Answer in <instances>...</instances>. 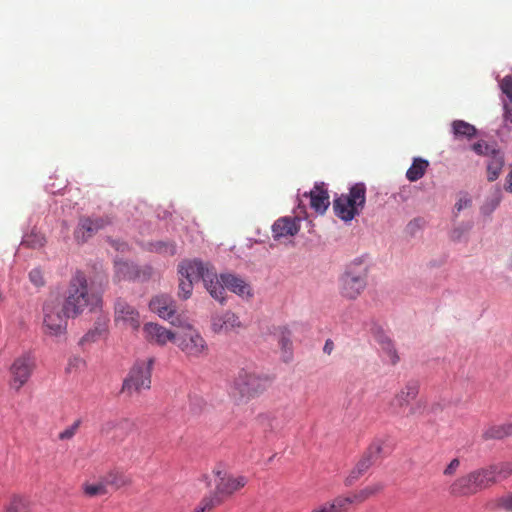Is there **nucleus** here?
Instances as JSON below:
<instances>
[{
	"label": "nucleus",
	"instance_id": "nucleus-1",
	"mask_svg": "<svg viewBox=\"0 0 512 512\" xmlns=\"http://www.w3.org/2000/svg\"><path fill=\"white\" fill-rule=\"evenodd\" d=\"M62 305L73 318L82 314L85 309L94 311L102 305L100 293L89 292L86 275L77 271L69 282Z\"/></svg>",
	"mask_w": 512,
	"mask_h": 512
},
{
	"label": "nucleus",
	"instance_id": "nucleus-2",
	"mask_svg": "<svg viewBox=\"0 0 512 512\" xmlns=\"http://www.w3.org/2000/svg\"><path fill=\"white\" fill-rule=\"evenodd\" d=\"M368 273V265L362 257L351 261L338 280L340 295L347 300H356L367 286Z\"/></svg>",
	"mask_w": 512,
	"mask_h": 512
},
{
	"label": "nucleus",
	"instance_id": "nucleus-3",
	"mask_svg": "<svg viewBox=\"0 0 512 512\" xmlns=\"http://www.w3.org/2000/svg\"><path fill=\"white\" fill-rule=\"evenodd\" d=\"M366 202V186L364 183L354 184L348 194H341L333 201L335 215L348 222L359 215Z\"/></svg>",
	"mask_w": 512,
	"mask_h": 512
},
{
	"label": "nucleus",
	"instance_id": "nucleus-4",
	"mask_svg": "<svg viewBox=\"0 0 512 512\" xmlns=\"http://www.w3.org/2000/svg\"><path fill=\"white\" fill-rule=\"evenodd\" d=\"M43 327L44 332L51 336L65 334L67 320L72 317L67 313L58 297L47 299L43 304Z\"/></svg>",
	"mask_w": 512,
	"mask_h": 512
},
{
	"label": "nucleus",
	"instance_id": "nucleus-5",
	"mask_svg": "<svg viewBox=\"0 0 512 512\" xmlns=\"http://www.w3.org/2000/svg\"><path fill=\"white\" fill-rule=\"evenodd\" d=\"M269 379L247 370H241L233 380L232 394L243 400H251L266 391Z\"/></svg>",
	"mask_w": 512,
	"mask_h": 512
},
{
	"label": "nucleus",
	"instance_id": "nucleus-6",
	"mask_svg": "<svg viewBox=\"0 0 512 512\" xmlns=\"http://www.w3.org/2000/svg\"><path fill=\"white\" fill-rule=\"evenodd\" d=\"M154 362L153 357L137 360L123 382L122 392L133 395L150 389Z\"/></svg>",
	"mask_w": 512,
	"mask_h": 512
},
{
	"label": "nucleus",
	"instance_id": "nucleus-7",
	"mask_svg": "<svg viewBox=\"0 0 512 512\" xmlns=\"http://www.w3.org/2000/svg\"><path fill=\"white\" fill-rule=\"evenodd\" d=\"M419 394V384L416 381H409L391 399L388 404V411L391 415L408 417L415 415L420 405L414 404Z\"/></svg>",
	"mask_w": 512,
	"mask_h": 512
},
{
	"label": "nucleus",
	"instance_id": "nucleus-8",
	"mask_svg": "<svg viewBox=\"0 0 512 512\" xmlns=\"http://www.w3.org/2000/svg\"><path fill=\"white\" fill-rule=\"evenodd\" d=\"M485 468L476 469L457 478L450 486L454 496H470L491 486Z\"/></svg>",
	"mask_w": 512,
	"mask_h": 512
},
{
	"label": "nucleus",
	"instance_id": "nucleus-9",
	"mask_svg": "<svg viewBox=\"0 0 512 512\" xmlns=\"http://www.w3.org/2000/svg\"><path fill=\"white\" fill-rule=\"evenodd\" d=\"M471 148L477 155L487 157V180H497L505 165L504 152L496 144H489L483 140L474 143Z\"/></svg>",
	"mask_w": 512,
	"mask_h": 512
},
{
	"label": "nucleus",
	"instance_id": "nucleus-10",
	"mask_svg": "<svg viewBox=\"0 0 512 512\" xmlns=\"http://www.w3.org/2000/svg\"><path fill=\"white\" fill-rule=\"evenodd\" d=\"M175 343L188 358H202L208 355V345L202 335L188 325L177 336Z\"/></svg>",
	"mask_w": 512,
	"mask_h": 512
},
{
	"label": "nucleus",
	"instance_id": "nucleus-11",
	"mask_svg": "<svg viewBox=\"0 0 512 512\" xmlns=\"http://www.w3.org/2000/svg\"><path fill=\"white\" fill-rule=\"evenodd\" d=\"M36 368V359L30 353H24L16 357L12 362L9 373V386L16 392L29 381Z\"/></svg>",
	"mask_w": 512,
	"mask_h": 512
},
{
	"label": "nucleus",
	"instance_id": "nucleus-12",
	"mask_svg": "<svg viewBox=\"0 0 512 512\" xmlns=\"http://www.w3.org/2000/svg\"><path fill=\"white\" fill-rule=\"evenodd\" d=\"M382 449L383 442L381 440L374 441L346 477L345 485L352 486L360 477H362L369 468L380 459Z\"/></svg>",
	"mask_w": 512,
	"mask_h": 512
},
{
	"label": "nucleus",
	"instance_id": "nucleus-13",
	"mask_svg": "<svg viewBox=\"0 0 512 512\" xmlns=\"http://www.w3.org/2000/svg\"><path fill=\"white\" fill-rule=\"evenodd\" d=\"M114 322L117 326L138 331L141 326L139 311L123 298H117L114 304Z\"/></svg>",
	"mask_w": 512,
	"mask_h": 512
},
{
	"label": "nucleus",
	"instance_id": "nucleus-14",
	"mask_svg": "<svg viewBox=\"0 0 512 512\" xmlns=\"http://www.w3.org/2000/svg\"><path fill=\"white\" fill-rule=\"evenodd\" d=\"M178 272L181 277L194 282L199 280L208 281L209 276H215V269L209 263H204L198 259L183 260L178 266Z\"/></svg>",
	"mask_w": 512,
	"mask_h": 512
},
{
	"label": "nucleus",
	"instance_id": "nucleus-15",
	"mask_svg": "<svg viewBox=\"0 0 512 512\" xmlns=\"http://www.w3.org/2000/svg\"><path fill=\"white\" fill-rule=\"evenodd\" d=\"M150 309L174 326H181L182 320L176 314V303L169 295H157L149 303Z\"/></svg>",
	"mask_w": 512,
	"mask_h": 512
},
{
	"label": "nucleus",
	"instance_id": "nucleus-16",
	"mask_svg": "<svg viewBox=\"0 0 512 512\" xmlns=\"http://www.w3.org/2000/svg\"><path fill=\"white\" fill-rule=\"evenodd\" d=\"M216 475L218 479L215 485V492L221 496L223 501L247 484V478L242 475L236 476L228 473H222L221 471H217Z\"/></svg>",
	"mask_w": 512,
	"mask_h": 512
},
{
	"label": "nucleus",
	"instance_id": "nucleus-17",
	"mask_svg": "<svg viewBox=\"0 0 512 512\" xmlns=\"http://www.w3.org/2000/svg\"><path fill=\"white\" fill-rule=\"evenodd\" d=\"M109 224H111V219L108 216L82 217L75 230V238L77 241L85 242Z\"/></svg>",
	"mask_w": 512,
	"mask_h": 512
},
{
	"label": "nucleus",
	"instance_id": "nucleus-18",
	"mask_svg": "<svg viewBox=\"0 0 512 512\" xmlns=\"http://www.w3.org/2000/svg\"><path fill=\"white\" fill-rule=\"evenodd\" d=\"M143 332L144 337L148 342L159 346H164L168 342H175L177 336L171 330L152 322L144 325Z\"/></svg>",
	"mask_w": 512,
	"mask_h": 512
},
{
	"label": "nucleus",
	"instance_id": "nucleus-19",
	"mask_svg": "<svg viewBox=\"0 0 512 512\" xmlns=\"http://www.w3.org/2000/svg\"><path fill=\"white\" fill-rule=\"evenodd\" d=\"M303 196L310 198L311 208L319 214H324L330 205L329 194L323 182L315 183L314 188Z\"/></svg>",
	"mask_w": 512,
	"mask_h": 512
},
{
	"label": "nucleus",
	"instance_id": "nucleus-20",
	"mask_svg": "<svg viewBox=\"0 0 512 512\" xmlns=\"http://www.w3.org/2000/svg\"><path fill=\"white\" fill-rule=\"evenodd\" d=\"M300 230V221L296 217H282L272 225V234L275 240L292 237Z\"/></svg>",
	"mask_w": 512,
	"mask_h": 512
},
{
	"label": "nucleus",
	"instance_id": "nucleus-21",
	"mask_svg": "<svg viewBox=\"0 0 512 512\" xmlns=\"http://www.w3.org/2000/svg\"><path fill=\"white\" fill-rule=\"evenodd\" d=\"M491 486L512 476V461H501L484 467Z\"/></svg>",
	"mask_w": 512,
	"mask_h": 512
},
{
	"label": "nucleus",
	"instance_id": "nucleus-22",
	"mask_svg": "<svg viewBox=\"0 0 512 512\" xmlns=\"http://www.w3.org/2000/svg\"><path fill=\"white\" fill-rule=\"evenodd\" d=\"M221 279L226 289L230 290L231 292L242 298L248 299L252 297L253 294L251 287L243 279L232 274H221Z\"/></svg>",
	"mask_w": 512,
	"mask_h": 512
},
{
	"label": "nucleus",
	"instance_id": "nucleus-23",
	"mask_svg": "<svg viewBox=\"0 0 512 512\" xmlns=\"http://www.w3.org/2000/svg\"><path fill=\"white\" fill-rule=\"evenodd\" d=\"M240 327L241 321L239 320V317L231 311H227L222 315H217L212 319V329L216 333L228 332Z\"/></svg>",
	"mask_w": 512,
	"mask_h": 512
},
{
	"label": "nucleus",
	"instance_id": "nucleus-24",
	"mask_svg": "<svg viewBox=\"0 0 512 512\" xmlns=\"http://www.w3.org/2000/svg\"><path fill=\"white\" fill-rule=\"evenodd\" d=\"M140 277V270L133 263L116 260L114 263V282L134 280Z\"/></svg>",
	"mask_w": 512,
	"mask_h": 512
},
{
	"label": "nucleus",
	"instance_id": "nucleus-25",
	"mask_svg": "<svg viewBox=\"0 0 512 512\" xmlns=\"http://www.w3.org/2000/svg\"><path fill=\"white\" fill-rule=\"evenodd\" d=\"M512 436V421L499 424V425H492L484 430L482 437L485 440H491V439H503L505 437Z\"/></svg>",
	"mask_w": 512,
	"mask_h": 512
},
{
	"label": "nucleus",
	"instance_id": "nucleus-26",
	"mask_svg": "<svg viewBox=\"0 0 512 512\" xmlns=\"http://www.w3.org/2000/svg\"><path fill=\"white\" fill-rule=\"evenodd\" d=\"M204 285L209 292V294L217 301H219L221 304L224 303L225 297V285L222 282V279L217 277V274L215 273V276H209L208 281H203Z\"/></svg>",
	"mask_w": 512,
	"mask_h": 512
},
{
	"label": "nucleus",
	"instance_id": "nucleus-27",
	"mask_svg": "<svg viewBox=\"0 0 512 512\" xmlns=\"http://www.w3.org/2000/svg\"><path fill=\"white\" fill-rule=\"evenodd\" d=\"M429 167V162L423 158H414L412 165L406 172V177L410 182H415L421 179L426 173L427 168Z\"/></svg>",
	"mask_w": 512,
	"mask_h": 512
},
{
	"label": "nucleus",
	"instance_id": "nucleus-28",
	"mask_svg": "<svg viewBox=\"0 0 512 512\" xmlns=\"http://www.w3.org/2000/svg\"><path fill=\"white\" fill-rule=\"evenodd\" d=\"M327 512H347L349 506L354 504L350 495H338L331 501L323 503Z\"/></svg>",
	"mask_w": 512,
	"mask_h": 512
},
{
	"label": "nucleus",
	"instance_id": "nucleus-29",
	"mask_svg": "<svg viewBox=\"0 0 512 512\" xmlns=\"http://www.w3.org/2000/svg\"><path fill=\"white\" fill-rule=\"evenodd\" d=\"M132 426V423H130L128 420H110L102 425L101 432L105 435H109L110 433L114 432L113 437L118 438L120 436L118 432H127L131 430Z\"/></svg>",
	"mask_w": 512,
	"mask_h": 512
},
{
	"label": "nucleus",
	"instance_id": "nucleus-30",
	"mask_svg": "<svg viewBox=\"0 0 512 512\" xmlns=\"http://www.w3.org/2000/svg\"><path fill=\"white\" fill-rule=\"evenodd\" d=\"M378 343L390 364H397L399 362V356L392 340L387 336H379Z\"/></svg>",
	"mask_w": 512,
	"mask_h": 512
},
{
	"label": "nucleus",
	"instance_id": "nucleus-31",
	"mask_svg": "<svg viewBox=\"0 0 512 512\" xmlns=\"http://www.w3.org/2000/svg\"><path fill=\"white\" fill-rule=\"evenodd\" d=\"M501 90L510 99V103L505 104L504 117L507 121L512 123V76H505L500 82Z\"/></svg>",
	"mask_w": 512,
	"mask_h": 512
},
{
	"label": "nucleus",
	"instance_id": "nucleus-32",
	"mask_svg": "<svg viewBox=\"0 0 512 512\" xmlns=\"http://www.w3.org/2000/svg\"><path fill=\"white\" fill-rule=\"evenodd\" d=\"M453 133L456 137L471 139L476 135V128L463 120H455L452 123Z\"/></svg>",
	"mask_w": 512,
	"mask_h": 512
},
{
	"label": "nucleus",
	"instance_id": "nucleus-33",
	"mask_svg": "<svg viewBox=\"0 0 512 512\" xmlns=\"http://www.w3.org/2000/svg\"><path fill=\"white\" fill-rule=\"evenodd\" d=\"M105 483L108 486H111L115 489L122 488L126 485L130 484V479L126 477L122 472L111 471L106 474L104 477Z\"/></svg>",
	"mask_w": 512,
	"mask_h": 512
},
{
	"label": "nucleus",
	"instance_id": "nucleus-34",
	"mask_svg": "<svg viewBox=\"0 0 512 512\" xmlns=\"http://www.w3.org/2000/svg\"><path fill=\"white\" fill-rule=\"evenodd\" d=\"M4 512H30L29 503L26 498L14 495L5 507Z\"/></svg>",
	"mask_w": 512,
	"mask_h": 512
},
{
	"label": "nucleus",
	"instance_id": "nucleus-35",
	"mask_svg": "<svg viewBox=\"0 0 512 512\" xmlns=\"http://www.w3.org/2000/svg\"><path fill=\"white\" fill-rule=\"evenodd\" d=\"M84 493L89 497L102 496L108 493V488L104 478L97 483H85L83 485Z\"/></svg>",
	"mask_w": 512,
	"mask_h": 512
},
{
	"label": "nucleus",
	"instance_id": "nucleus-36",
	"mask_svg": "<svg viewBox=\"0 0 512 512\" xmlns=\"http://www.w3.org/2000/svg\"><path fill=\"white\" fill-rule=\"evenodd\" d=\"M46 239L43 234L32 231L31 233L24 236L22 245L28 248H41L45 245Z\"/></svg>",
	"mask_w": 512,
	"mask_h": 512
},
{
	"label": "nucleus",
	"instance_id": "nucleus-37",
	"mask_svg": "<svg viewBox=\"0 0 512 512\" xmlns=\"http://www.w3.org/2000/svg\"><path fill=\"white\" fill-rule=\"evenodd\" d=\"M150 250L160 254L173 256L176 253V245L173 242L157 241L150 244Z\"/></svg>",
	"mask_w": 512,
	"mask_h": 512
},
{
	"label": "nucleus",
	"instance_id": "nucleus-38",
	"mask_svg": "<svg viewBox=\"0 0 512 512\" xmlns=\"http://www.w3.org/2000/svg\"><path fill=\"white\" fill-rule=\"evenodd\" d=\"M223 500L215 491L214 493L205 496L201 501L200 505L205 509L206 512L212 511L215 507L221 505Z\"/></svg>",
	"mask_w": 512,
	"mask_h": 512
},
{
	"label": "nucleus",
	"instance_id": "nucleus-39",
	"mask_svg": "<svg viewBox=\"0 0 512 512\" xmlns=\"http://www.w3.org/2000/svg\"><path fill=\"white\" fill-rule=\"evenodd\" d=\"M279 345L281 346V349L283 350L284 354H286V358L288 359L292 351V341L291 333L286 328H284L281 332Z\"/></svg>",
	"mask_w": 512,
	"mask_h": 512
},
{
	"label": "nucleus",
	"instance_id": "nucleus-40",
	"mask_svg": "<svg viewBox=\"0 0 512 512\" xmlns=\"http://www.w3.org/2000/svg\"><path fill=\"white\" fill-rule=\"evenodd\" d=\"M81 425V420H75L70 426L66 427L63 431H61L58 435L59 440H70L72 439L77 431L79 430Z\"/></svg>",
	"mask_w": 512,
	"mask_h": 512
},
{
	"label": "nucleus",
	"instance_id": "nucleus-41",
	"mask_svg": "<svg viewBox=\"0 0 512 512\" xmlns=\"http://www.w3.org/2000/svg\"><path fill=\"white\" fill-rule=\"evenodd\" d=\"M193 283L194 281L180 276L179 296L182 299L186 300L191 296L193 290Z\"/></svg>",
	"mask_w": 512,
	"mask_h": 512
},
{
	"label": "nucleus",
	"instance_id": "nucleus-42",
	"mask_svg": "<svg viewBox=\"0 0 512 512\" xmlns=\"http://www.w3.org/2000/svg\"><path fill=\"white\" fill-rule=\"evenodd\" d=\"M495 507L512 512V492L502 495L495 500Z\"/></svg>",
	"mask_w": 512,
	"mask_h": 512
},
{
	"label": "nucleus",
	"instance_id": "nucleus-43",
	"mask_svg": "<svg viewBox=\"0 0 512 512\" xmlns=\"http://www.w3.org/2000/svg\"><path fill=\"white\" fill-rule=\"evenodd\" d=\"M30 281L37 287L44 285V277L42 271L38 268L32 269L29 273Z\"/></svg>",
	"mask_w": 512,
	"mask_h": 512
},
{
	"label": "nucleus",
	"instance_id": "nucleus-44",
	"mask_svg": "<svg viewBox=\"0 0 512 512\" xmlns=\"http://www.w3.org/2000/svg\"><path fill=\"white\" fill-rule=\"evenodd\" d=\"M354 503H362L371 497L368 489L365 487L358 492L350 495Z\"/></svg>",
	"mask_w": 512,
	"mask_h": 512
},
{
	"label": "nucleus",
	"instance_id": "nucleus-45",
	"mask_svg": "<svg viewBox=\"0 0 512 512\" xmlns=\"http://www.w3.org/2000/svg\"><path fill=\"white\" fill-rule=\"evenodd\" d=\"M460 465V461L457 458H454L444 469L443 473L446 476H452L456 473L458 467Z\"/></svg>",
	"mask_w": 512,
	"mask_h": 512
},
{
	"label": "nucleus",
	"instance_id": "nucleus-46",
	"mask_svg": "<svg viewBox=\"0 0 512 512\" xmlns=\"http://www.w3.org/2000/svg\"><path fill=\"white\" fill-rule=\"evenodd\" d=\"M384 487H385L384 484L381 483V482L373 483L371 485L366 486V488L368 489L371 497L374 496V495L379 494L380 492H382Z\"/></svg>",
	"mask_w": 512,
	"mask_h": 512
},
{
	"label": "nucleus",
	"instance_id": "nucleus-47",
	"mask_svg": "<svg viewBox=\"0 0 512 512\" xmlns=\"http://www.w3.org/2000/svg\"><path fill=\"white\" fill-rule=\"evenodd\" d=\"M499 203H500V199L495 198L491 201V204L483 206L482 211L484 213H491L492 211L495 210V208L499 205Z\"/></svg>",
	"mask_w": 512,
	"mask_h": 512
},
{
	"label": "nucleus",
	"instance_id": "nucleus-48",
	"mask_svg": "<svg viewBox=\"0 0 512 512\" xmlns=\"http://www.w3.org/2000/svg\"><path fill=\"white\" fill-rule=\"evenodd\" d=\"M504 189L507 192L512 193V165H511V170L509 171V173L506 176Z\"/></svg>",
	"mask_w": 512,
	"mask_h": 512
},
{
	"label": "nucleus",
	"instance_id": "nucleus-49",
	"mask_svg": "<svg viewBox=\"0 0 512 512\" xmlns=\"http://www.w3.org/2000/svg\"><path fill=\"white\" fill-rule=\"evenodd\" d=\"M333 349H334V343H333V341H332V340H330V339L326 340L325 345H324V347H323V351H324V353H326V354H328V355H329V354H331V352L333 351Z\"/></svg>",
	"mask_w": 512,
	"mask_h": 512
},
{
	"label": "nucleus",
	"instance_id": "nucleus-50",
	"mask_svg": "<svg viewBox=\"0 0 512 512\" xmlns=\"http://www.w3.org/2000/svg\"><path fill=\"white\" fill-rule=\"evenodd\" d=\"M99 332L97 330L95 331H90L88 332L82 339V341H94L95 340V336L98 334Z\"/></svg>",
	"mask_w": 512,
	"mask_h": 512
},
{
	"label": "nucleus",
	"instance_id": "nucleus-51",
	"mask_svg": "<svg viewBox=\"0 0 512 512\" xmlns=\"http://www.w3.org/2000/svg\"><path fill=\"white\" fill-rule=\"evenodd\" d=\"M460 237H461V232H460V230H459V229H454V230L452 231V233H451V238H452L453 240H459V239H460Z\"/></svg>",
	"mask_w": 512,
	"mask_h": 512
},
{
	"label": "nucleus",
	"instance_id": "nucleus-52",
	"mask_svg": "<svg viewBox=\"0 0 512 512\" xmlns=\"http://www.w3.org/2000/svg\"><path fill=\"white\" fill-rule=\"evenodd\" d=\"M310 512H327L324 504L319 505L318 507H315Z\"/></svg>",
	"mask_w": 512,
	"mask_h": 512
},
{
	"label": "nucleus",
	"instance_id": "nucleus-53",
	"mask_svg": "<svg viewBox=\"0 0 512 512\" xmlns=\"http://www.w3.org/2000/svg\"><path fill=\"white\" fill-rule=\"evenodd\" d=\"M193 512H206L200 503L194 508Z\"/></svg>",
	"mask_w": 512,
	"mask_h": 512
},
{
	"label": "nucleus",
	"instance_id": "nucleus-54",
	"mask_svg": "<svg viewBox=\"0 0 512 512\" xmlns=\"http://www.w3.org/2000/svg\"><path fill=\"white\" fill-rule=\"evenodd\" d=\"M508 268L512 270V253L508 257Z\"/></svg>",
	"mask_w": 512,
	"mask_h": 512
},
{
	"label": "nucleus",
	"instance_id": "nucleus-55",
	"mask_svg": "<svg viewBox=\"0 0 512 512\" xmlns=\"http://www.w3.org/2000/svg\"><path fill=\"white\" fill-rule=\"evenodd\" d=\"M268 418H269V416H268V415H263V416H261V419H262V420H265V419H268Z\"/></svg>",
	"mask_w": 512,
	"mask_h": 512
}]
</instances>
